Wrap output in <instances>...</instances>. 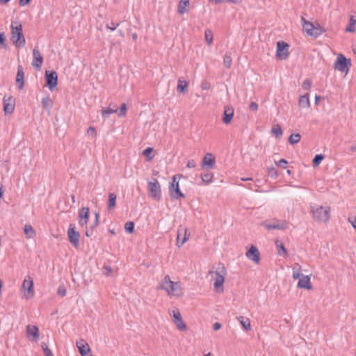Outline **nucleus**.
I'll return each mask as SVG.
<instances>
[{"mask_svg": "<svg viewBox=\"0 0 356 356\" xmlns=\"http://www.w3.org/2000/svg\"><path fill=\"white\" fill-rule=\"evenodd\" d=\"M190 234L187 233V229L180 226L177 230V245L178 247L182 246L189 238Z\"/></svg>", "mask_w": 356, "mask_h": 356, "instance_id": "obj_13", "label": "nucleus"}, {"mask_svg": "<svg viewBox=\"0 0 356 356\" xmlns=\"http://www.w3.org/2000/svg\"><path fill=\"white\" fill-rule=\"evenodd\" d=\"M276 245H277V250H278V254L281 256H285L287 254V252H286V250L284 247V245H283L282 243H280V244L278 243V242L276 243Z\"/></svg>", "mask_w": 356, "mask_h": 356, "instance_id": "obj_42", "label": "nucleus"}, {"mask_svg": "<svg viewBox=\"0 0 356 356\" xmlns=\"http://www.w3.org/2000/svg\"><path fill=\"white\" fill-rule=\"evenodd\" d=\"M232 58L231 57V53L227 52L223 58V63L226 68L229 69L232 66Z\"/></svg>", "mask_w": 356, "mask_h": 356, "instance_id": "obj_34", "label": "nucleus"}, {"mask_svg": "<svg viewBox=\"0 0 356 356\" xmlns=\"http://www.w3.org/2000/svg\"><path fill=\"white\" fill-rule=\"evenodd\" d=\"M118 109V108L115 104H110L108 108L102 109V115L104 118H108L111 114L116 113Z\"/></svg>", "mask_w": 356, "mask_h": 356, "instance_id": "obj_25", "label": "nucleus"}, {"mask_svg": "<svg viewBox=\"0 0 356 356\" xmlns=\"http://www.w3.org/2000/svg\"><path fill=\"white\" fill-rule=\"evenodd\" d=\"M160 287L170 296H179L181 293L180 283L171 281L170 276L168 275L164 277Z\"/></svg>", "mask_w": 356, "mask_h": 356, "instance_id": "obj_3", "label": "nucleus"}, {"mask_svg": "<svg viewBox=\"0 0 356 356\" xmlns=\"http://www.w3.org/2000/svg\"><path fill=\"white\" fill-rule=\"evenodd\" d=\"M46 85L50 90H53L58 84V75L55 71H46L45 73Z\"/></svg>", "mask_w": 356, "mask_h": 356, "instance_id": "obj_10", "label": "nucleus"}, {"mask_svg": "<svg viewBox=\"0 0 356 356\" xmlns=\"http://www.w3.org/2000/svg\"><path fill=\"white\" fill-rule=\"evenodd\" d=\"M258 108H259L258 104L254 102H252L249 106L250 110H251L252 111H257L258 110Z\"/></svg>", "mask_w": 356, "mask_h": 356, "instance_id": "obj_55", "label": "nucleus"}, {"mask_svg": "<svg viewBox=\"0 0 356 356\" xmlns=\"http://www.w3.org/2000/svg\"><path fill=\"white\" fill-rule=\"evenodd\" d=\"M271 132L277 138L282 136L283 134L282 129L279 124H276V125L273 126V127L272 128Z\"/></svg>", "mask_w": 356, "mask_h": 356, "instance_id": "obj_38", "label": "nucleus"}, {"mask_svg": "<svg viewBox=\"0 0 356 356\" xmlns=\"http://www.w3.org/2000/svg\"><path fill=\"white\" fill-rule=\"evenodd\" d=\"M289 44L283 41H279L277 43L276 56L280 60H285L289 56Z\"/></svg>", "mask_w": 356, "mask_h": 356, "instance_id": "obj_11", "label": "nucleus"}, {"mask_svg": "<svg viewBox=\"0 0 356 356\" xmlns=\"http://www.w3.org/2000/svg\"><path fill=\"white\" fill-rule=\"evenodd\" d=\"M89 220V208L83 207L79 213V224L81 227H86Z\"/></svg>", "mask_w": 356, "mask_h": 356, "instance_id": "obj_18", "label": "nucleus"}, {"mask_svg": "<svg viewBox=\"0 0 356 356\" xmlns=\"http://www.w3.org/2000/svg\"><path fill=\"white\" fill-rule=\"evenodd\" d=\"M355 24H356V19H355L353 18V17L351 16L350 18L349 24L346 28V31L350 32V33L355 32Z\"/></svg>", "mask_w": 356, "mask_h": 356, "instance_id": "obj_37", "label": "nucleus"}, {"mask_svg": "<svg viewBox=\"0 0 356 356\" xmlns=\"http://www.w3.org/2000/svg\"><path fill=\"white\" fill-rule=\"evenodd\" d=\"M190 5L189 0H181L178 5V13L181 15L188 11V7Z\"/></svg>", "mask_w": 356, "mask_h": 356, "instance_id": "obj_28", "label": "nucleus"}, {"mask_svg": "<svg viewBox=\"0 0 356 356\" xmlns=\"http://www.w3.org/2000/svg\"><path fill=\"white\" fill-rule=\"evenodd\" d=\"M172 321L181 318V315L177 309H175L172 311Z\"/></svg>", "mask_w": 356, "mask_h": 356, "instance_id": "obj_46", "label": "nucleus"}, {"mask_svg": "<svg viewBox=\"0 0 356 356\" xmlns=\"http://www.w3.org/2000/svg\"><path fill=\"white\" fill-rule=\"evenodd\" d=\"M311 213L313 219L318 222L326 223L330 218V207L329 206H321L318 204H311Z\"/></svg>", "mask_w": 356, "mask_h": 356, "instance_id": "obj_1", "label": "nucleus"}, {"mask_svg": "<svg viewBox=\"0 0 356 356\" xmlns=\"http://www.w3.org/2000/svg\"><path fill=\"white\" fill-rule=\"evenodd\" d=\"M120 23H121V22H119L117 23L114 22H111L109 24H107L106 25V27L108 29H109L110 31H113L117 29V27H118L120 26Z\"/></svg>", "mask_w": 356, "mask_h": 356, "instance_id": "obj_45", "label": "nucleus"}, {"mask_svg": "<svg viewBox=\"0 0 356 356\" xmlns=\"http://www.w3.org/2000/svg\"><path fill=\"white\" fill-rule=\"evenodd\" d=\"M234 108L231 106L226 105L224 106V112L222 116V122L225 124H229L234 116Z\"/></svg>", "mask_w": 356, "mask_h": 356, "instance_id": "obj_22", "label": "nucleus"}, {"mask_svg": "<svg viewBox=\"0 0 356 356\" xmlns=\"http://www.w3.org/2000/svg\"><path fill=\"white\" fill-rule=\"evenodd\" d=\"M0 44L5 49L7 48L6 39L3 33H0Z\"/></svg>", "mask_w": 356, "mask_h": 356, "instance_id": "obj_48", "label": "nucleus"}, {"mask_svg": "<svg viewBox=\"0 0 356 356\" xmlns=\"http://www.w3.org/2000/svg\"><path fill=\"white\" fill-rule=\"evenodd\" d=\"M301 266L299 264L296 263L293 266V278L294 280L299 279L302 275L300 274Z\"/></svg>", "mask_w": 356, "mask_h": 356, "instance_id": "obj_32", "label": "nucleus"}, {"mask_svg": "<svg viewBox=\"0 0 356 356\" xmlns=\"http://www.w3.org/2000/svg\"><path fill=\"white\" fill-rule=\"evenodd\" d=\"M301 21L304 30L309 35L316 38L323 32L320 26H315L312 22L307 21L303 17H302Z\"/></svg>", "mask_w": 356, "mask_h": 356, "instance_id": "obj_5", "label": "nucleus"}, {"mask_svg": "<svg viewBox=\"0 0 356 356\" xmlns=\"http://www.w3.org/2000/svg\"><path fill=\"white\" fill-rule=\"evenodd\" d=\"M177 178V175L173 176L172 182L169 186V193L172 199L179 200L185 197V195L180 191L179 181Z\"/></svg>", "mask_w": 356, "mask_h": 356, "instance_id": "obj_7", "label": "nucleus"}, {"mask_svg": "<svg viewBox=\"0 0 356 356\" xmlns=\"http://www.w3.org/2000/svg\"><path fill=\"white\" fill-rule=\"evenodd\" d=\"M196 166V163L194 160H190L188 161L187 167L189 168H193Z\"/></svg>", "mask_w": 356, "mask_h": 356, "instance_id": "obj_59", "label": "nucleus"}, {"mask_svg": "<svg viewBox=\"0 0 356 356\" xmlns=\"http://www.w3.org/2000/svg\"><path fill=\"white\" fill-rule=\"evenodd\" d=\"M87 134L88 136H90L92 138H95L96 137V130H95V127H88L87 129Z\"/></svg>", "mask_w": 356, "mask_h": 356, "instance_id": "obj_50", "label": "nucleus"}, {"mask_svg": "<svg viewBox=\"0 0 356 356\" xmlns=\"http://www.w3.org/2000/svg\"><path fill=\"white\" fill-rule=\"evenodd\" d=\"M200 177L203 182L209 184L211 183L212 181L213 174L211 172H208L205 174H202Z\"/></svg>", "mask_w": 356, "mask_h": 356, "instance_id": "obj_40", "label": "nucleus"}, {"mask_svg": "<svg viewBox=\"0 0 356 356\" xmlns=\"http://www.w3.org/2000/svg\"><path fill=\"white\" fill-rule=\"evenodd\" d=\"M312 87V81L309 79H306L302 84V88L305 90H309Z\"/></svg>", "mask_w": 356, "mask_h": 356, "instance_id": "obj_47", "label": "nucleus"}, {"mask_svg": "<svg viewBox=\"0 0 356 356\" xmlns=\"http://www.w3.org/2000/svg\"><path fill=\"white\" fill-rule=\"evenodd\" d=\"M298 104L300 107L303 108H308L310 107V101L309 97V94L307 93L304 95H302L299 98Z\"/></svg>", "mask_w": 356, "mask_h": 356, "instance_id": "obj_26", "label": "nucleus"}, {"mask_svg": "<svg viewBox=\"0 0 356 356\" xmlns=\"http://www.w3.org/2000/svg\"><path fill=\"white\" fill-rule=\"evenodd\" d=\"M67 236L69 238V241L72 245V246L74 248H78L79 246L80 234L78 231H76L74 224H70L67 230Z\"/></svg>", "mask_w": 356, "mask_h": 356, "instance_id": "obj_8", "label": "nucleus"}, {"mask_svg": "<svg viewBox=\"0 0 356 356\" xmlns=\"http://www.w3.org/2000/svg\"><path fill=\"white\" fill-rule=\"evenodd\" d=\"M76 346L79 349L81 356H86L88 353L91 352V349L88 343L83 339H80L76 341Z\"/></svg>", "mask_w": 356, "mask_h": 356, "instance_id": "obj_20", "label": "nucleus"}, {"mask_svg": "<svg viewBox=\"0 0 356 356\" xmlns=\"http://www.w3.org/2000/svg\"><path fill=\"white\" fill-rule=\"evenodd\" d=\"M126 112H127V105H126V104L124 103L121 105L120 111L118 113V115L120 117H123L126 115Z\"/></svg>", "mask_w": 356, "mask_h": 356, "instance_id": "obj_49", "label": "nucleus"}, {"mask_svg": "<svg viewBox=\"0 0 356 356\" xmlns=\"http://www.w3.org/2000/svg\"><path fill=\"white\" fill-rule=\"evenodd\" d=\"M11 41L17 48H22L25 45V38L22 33V26L17 22L11 24Z\"/></svg>", "mask_w": 356, "mask_h": 356, "instance_id": "obj_2", "label": "nucleus"}, {"mask_svg": "<svg viewBox=\"0 0 356 356\" xmlns=\"http://www.w3.org/2000/svg\"><path fill=\"white\" fill-rule=\"evenodd\" d=\"M301 139V136L300 134H292L289 137L288 141L291 145H294L298 143Z\"/></svg>", "mask_w": 356, "mask_h": 356, "instance_id": "obj_35", "label": "nucleus"}, {"mask_svg": "<svg viewBox=\"0 0 356 356\" xmlns=\"http://www.w3.org/2000/svg\"><path fill=\"white\" fill-rule=\"evenodd\" d=\"M237 319L240 322L243 329L246 331L251 330L250 321L248 318H244L243 316H238Z\"/></svg>", "mask_w": 356, "mask_h": 356, "instance_id": "obj_29", "label": "nucleus"}, {"mask_svg": "<svg viewBox=\"0 0 356 356\" xmlns=\"http://www.w3.org/2000/svg\"><path fill=\"white\" fill-rule=\"evenodd\" d=\"M3 111L5 114H11L15 109V100L11 96L5 95L3 99Z\"/></svg>", "mask_w": 356, "mask_h": 356, "instance_id": "obj_15", "label": "nucleus"}, {"mask_svg": "<svg viewBox=\"0 0 356 356\" xmlns=\"http://www.w3.org/2000/svg\"><path fill=\"white\" fill-rule=\"evenodd\" d=\"M174 324L176 325V327L180 331H186L187 326L186 323L184 322L182 318L178 320L173 321Z\"/></svg>", "mask_w": 356, "mask_h": 356, "instance_id": "obj_33", "label": "nucleus"}, {"mask_svg": "<svg viewBox=\"0 0 356 356\" xmlns=\"http://www.w3.org/2000/svg\"><path fill=\"white\" fill-rule=\"evenodd\" d=\"M298 288L305 289L310 290L312 289V285L310 281V277L309 275H302V277L299 278V281L297 284Z\"/></svg>", "mask_w": 356, "mask_h": 356, "instance_id": "obj_23", "label": "nucleus"}, {"mask_svg": "<svg viewBox=\"0 0 356 356\" xmlns=\"http://www.w3.org/2000/svg\"><path fill=\"white\" fill-rule=\"evenodd\" d=\"M57 293L60 296L64 297L66 295L65 287L64 286H60L58 289Z\"/></svg>", "mask_w": 356, "mask_h": 356, "instance_id": "obj_51", "label": "nucleus"}, {"mask_svg": "<svg viewBox=\"0 0 356 356\" xmlns=\"http://www.w3.org/2000/svg\"><path fill=\"white\" fill-rule=\"evenodd\" d=\"M323 159L324 156L323 154H316L312 161L313 166L317 167L318 165H319V164L321 163Z\"/></svg>", "mask_w": 356, "mask_h": 356, "instance_id": "obj_41", "label": "nucleus"}, {"mask_svg": "<svg viewBox=\"0 0 356 356\" xmlns=\"http://www.w3.org/2000/svg\"><path fill=\"white\" fill-rule=\"evenodd\" d=\"M95 218L92 225L91 226V229H93L94 228L97 227V225L99 224V213L97 212H95Z\"/></svg>", "mask_w": 356, "mask_h": 356, "instance_id": "obj_52", "label": "nucleus"}, {"mask_svg": "<svg viewBox=\"0 0 356 356\" xmlns=\"http://www.w3.org/2000/svg\"><path fill=\"white\" fill-rule=\"evenodd\" d=\"M351 66V61L347 59L343 54H339L337 60L334 64V67L341 72H348V68Z\"/></svg>", "mask_w": 356, "mask_h": 356, "instance_id": "obj_6", "label": "nucleus"}, {"mask_svg": "<svg viewBox=\"0 0 356 356\" xmlns=\"http://www.w3.org/2000/svg\"><path fill=\"white\" fill-rule=\"evenodd\" d=\"M124 229L128 233H133L134 230V223L131 221L126 222L124 225Z\"/></svg>", "mask_w": 356, "mask_h": 356, "instance_id": "obj_43", "label": "nucleus"}, {"mask_svg": "<svg viewBox=\"0 0 356 356\" xmlns=\"http://www.w3.org/2000/svg\"><path fill=\"white\" fill-rule=\"evenodd\" d=\"M116 204V195L113 193L108 194V209H113Z\"/></svg>", "mask_w": 356, "mask_h": 356, "instance_id": "obj_36", "label": "nucleus"}, {"mask_svg": "<svg viewBox=\"0 0 356 356\" xmlns=\"http://www.w3.org/2000/svg\"><path fill=\"white\" fill-rule=\"evenodd\" d=\"M201 88L202 90H209L210 88V84L207 81H204L201 84Z\"/></svg>", "mask_w": 356, "mask_h": 356, "instance_id": "obj_58", "label": "nucleus"}, {"mask_svg": "<svg viewBox=\"0 0 356 356\" xmlns=\"http://www.w3.org/2000/svg\"><path fill=\"white\" fill-rule=\"evenodd\" d=\"M188 82L179 78L177 81V90L178 92L185 93L187 91Z\"/></svg>", "mask_w": 356, "mask_h": 356, "instance_id": "obj_27", "label": "nucleus"}, {"mask_svg": "<svg viewBox=\"0 0 356 356\" xmlns=\"http://www.w3.org/2000/svg\"><path fill=\"white\" fill-rule=\"evenodd\" d=\"M24 74L23 68L22 66H18L17 77H16V83L18 86V88L20 90L23 89V88H24Z\"/></svg>", "mask_w": 356, "mask_h": 356, "instance_id": "obj_24", "label": "nucleus"}, {"mask_svg": "<svg viewBox=\"0 0 356 356\" xmlns=\"http://www.w3.org/2000/svg\"><path fill=\"white\" fill-rule=\"evenodd\" d=\"M44 353L45 356H54L52 352L50 349L48 348L47 346H45Z\"/></svg>", "mask_w": 356, "mask_h": 356, "instance_id": "obj_60", "label": "nucleus"}, {"mask_svg": "<svg viewBox=\"0 0 356 356\" xmlns=\"http://www.w3.org/2000/svg\"><path fill=\"white\" fill-rule=\"evenodd\" d=\"M205 40L207 44L210 45L213 42V33L209 29H206L204 31Z\"/></svg>", "mask_w": 356, "mask_h": 356, "instance_id": "obj_39", "label": "nucleus"}, {"mask_svg": "<svg viewBox=\"0 0 356 356\" xmlns=\"http://www.w3.org/2000/svg\"><path fill=\"white\" fill-rule=\"evenodd\" d=\"M350 150L353 152H356V144L351 147Z\"/></svg>", "mask_w": 356, "mask_h": 356, "instance_id": "obj_64", "label": "nucleus"}, {"mask_svg": "<svg viewBox=\"0 0 356 356\" xmlns=\"http://www.w3.org/2000/svg\"><path fill=\"white\" fill-rule=\"evenodd\" d=\"M153 151L152 147H147L143 150V154L147 157V161H151L153 159V156L151 155V153Z\"/></svg>", "mask_w": 356, "mask_h": 356, "instance_id": "obj_44", "label": "nucleus"}, {"mask_svg": "<svg viewBox=\"0 0 356 356\" xmlns=\"http://www.w3.org/2000/svg\"><path fill=\"white\" fill-rule=\"evenodd\" d=\"M212 279L214 280L213 286L215 290H218L219 288L223 286L225 282V275H226L225 268L222 264H219L218 269L216 271H209Z\"/></svg>", "mask_w": 356, "mask_h": 356, "instance_id": "obj_4", "label": "nucleus"}, {"mask_svg": "<svg viewBox=\"0 0 356 356\" xmlns=\"http://www.w3.org/2000/svg\"><path fill=\"white\" fill-rule=\"evenodd\" d=\"M263 226L265 227L266 229L268 230L271 229H279V230H284L287 229L288 224L285 220H274L272 223L267 224V223H263Z\"/></svg>", "mask_w": 356, "mask_h": 356, "instance_id": "obj_16", "label": "nucleus"}, {"mask_svg": "<svg viewBox=\"0 0 356 356\" xmlns=\"http://www.w3.org/2000/svg\"><path fill=\"white\" fill-rule=\"evenodd\" d=\"M43 56L40 51L35 48L33 51L32 65L36 70H40L43 63Z\"/></svg>", "mask_w": 356, "mask_h": 356, "instance_id": "obj_14", "label": "nucleus"}, {"mask_svg": "<svg viewBox=\"0 0 356 356\" xmlns=\"http://www.w3.org/2000/svg\"><path fill=\"white\" fill-rule=\"evenodd\" d=\"M221 327H222V325L220 323L216 322L213 325V330L217 331V330H220L221 328Z\"/></svg>", "mask_w": 356, "mask_h": 356, "instance_id": "obj_61", "label": "nucleus"}, {"mask_svg": "<svg viewBox=\"0 0 356 356\" xmlns=\"http://www.w3.org/2000/svg\"><path fill=\"white\" fill-rule=\"evenodd\" d=\"M288 163V162L286 161V160H285L284 159H280L277 163V164L280 165L282 168H286V164Z\"/></svg>", "mask_w": 356, "mask_h": 356, "instance_id": "obj_57", "label": "nucleus"}, {"mask_svg": "<svg viewBox=\"0 0 356 356\" xmlns=\"http://www.w3.org/2000/svg\"><path fill=\"white\" fill-rule=\"evenodd\" d=\"M24 234L26 238H33L35 234V231L32 226L29 224L25 225L24 228Z\"/></svg>", "mask_w": 356, "mask_h": 356, "instance_id": "obj_31", "label": "nucleus"}, {"mask_svg": "<svg viewBox=\"0 0 356 356\" xmlns=\"http://www.w3.org/2000/svg\"><path fill=\"white\" fill-rule=\"evenodd\" d=\"M268 175L271 177H276L277 176V170L275 168H268Z\"/></svg>", "mask_w": 356, "mask_h": 356, "instance_id": "obj_53", "label": "nucleus"}, {"mask_svg": "<svg viewBox=\"0 0 356 356\" xmlns=\"http://www.w3.org/2000/svg\"><path fill=\"white\" fill-rule=\"evenodd\" d=\"M245 256L248 259L258 264L260 261V254L257 247L251 245L250 249L246 252Z\"/></svg>", "mask_w": 356, "mask_h": 356, "instance_id": "obj_17", "label": "nucleus"}, {"mask_svg": "<svg viewBox=\"0 0 356 356\" xmlns=\"http://www.w3.org/2000/svg\"><path fill=\"white\" fill-rule=\"evenodd\" d=\"M31 0H19V4L21 6H25L30 2Z\"/></svg>", "mask_w": 356, "mask_h": 356, "instance_id": "obj_63", "label": "nucleus"}, {"mask_svg": "<svg viewBox=\"0 0 356 356\" xmlns=\"http://www.w3.org/2000/svg\"><path fill=\"white\" fill-rule=\"evenodd\" d=\"M53 101L48 97H45L42 99V104L44 108L47 109L49 111L53 106Z\"/></svg>", "mask_w": 356, "mask_h": 356, "instance_id": "obj_30", "label": "nucleus"}, {"mask_svg": "<svg viewBox=\"0 0 356 356\" xmlns=\"http://www.w3.org/2000/svg\"><path fill=\"white\" fill-rule=\"evenodd\" d=\"M112 273V268L111 267L107 266H104L103 268V273L106 275V276H108L111 275V273Z\"/></svg>", "mask_w": 356, "mask_h": 356, "instance_id": "obj_54", "label": "nucleus"}, {"mask_svg": "<svg viewBox=\"0 0 356 356\" xmlns=\"http://www.w3.org/2000/svg\"><path fill=\"white\" fill-rule=\"evenodd\" d=\"M215 158L211 153H207L203 158L201 166L202 168L207 167L209 169H213L215 167Z\"/></svg>", "mask_w": 356, "mask_h": 356, "instance_id": "obj_21", "label": "nucleus"}, {"mask_svg": "<svg viewBox=\"0 0 356 356\" xmlns=\"http://www.w3.org/2000/svg\"><path fill=\"white\" fill-rule=\"evenodd\" d=\"M22 288L25 291L26 298H31L33 296V281L30 276H26L23 282Z\"/></svg>", "mask_w": 356, "mask_h": 356, "instance_id": "obj_12", "label": "nucleus"}, {"mask_svg": "<svg viewBox=\"0 0 356 356\" xmlns=\"http://www.w3.org/2000/svg\"><path fill=\"white\" fill-rule=\"evenodd\" d=\"M348 222L351 224L353 227L356 230V216L355 217H349Z\"/></svg>", "mask_w": 356, "mask_h": 356, "instance_id": "obj_56", "label": "nucleus"}, {"mask_svg": "<svg viewBox=\"0 0 356 356\" xmlns=\"http://www.w3.org/2000/svg\"><path fill=\"white\" fill-rule=\"evenodd\" d=\"M26 335L31 341H38L40 337L39 329L36 325L26 326Z\"/></svg>", "mask_w": 356, "mask_h": 356, "instance_id": "obj_19", "label": "nucleus"}, {"mask_svg": "<svg viewBox=\"0 0 356 356\" xmlns=\"http://www.w3.org/2000/svg\"><path fill=\"white\" fill-rule=\"evenodd\" d=\"M149 195L154 199L159 200L161 198V190L159 182L156 179L148 182L147 186Z\"/></svg>", "mask_w": 356, "mask_h": 356, "instance_id": "obj_9", "label": "nucleus"}, {"mask_svg": "<svg viewBox=\"0 0 356 356\" xmlns=\"http://www.w3.org/2000/svg\"><path fill=\"white\" fill-rule=\"evenodd\" d=\"M92 229H91V227L90 228V229L86 230V236L90 237L92 236Z\"/></svg>", "mask_w": 356, "mask_h": 356, "instance_id": "obj_62", "label": "nucleus"}]
</instances>
